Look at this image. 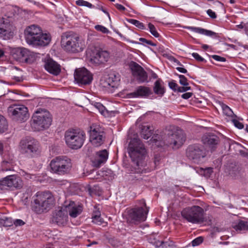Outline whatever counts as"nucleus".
Wrapping results in <instances>:
<instances>
[{"label": "nucleus", "instance_id": "nucleus-12", "mask_svg": "<svg viewBox=\"0 0 248 248\" xmlns=\"http://www.w3.org/2000/svg\"><path fill=\"white\" fill-rule=\"evenodd\" d=\"M186 140V136L183 131L177 130L174 132L169 131L164 138V143L168 146H172L173 148H178Z\"/></svg>", "mask_w": 248, "mask_h": 248}, {"label": "nucleus", "instance_id": "nucleus-21", "mask_svg": "<svg viewBox=\"0 0 248 248\" xmlns=\"http://www.w3.org/2000/svg\"><path fill=\"white\" fill-rule=\"evenodd\" d=\"M32 56L31 52L27 48H17L13 53V57L16 61L28 62Z\"/></svg>", "mask_w": 248, "mask_h": 248}, {"label": "nucleus", "instance_id": "nucleus-53", "mask_svg": "<svg viewBox=\"0 0 248 248\" xmlns=\"http://www.w3.org/2000/svg\"><path fill=\"white\" fill-rule=\"evenodd\" d=\"M207 14L212 18L215 19L217 17L216 13L211 9H209L207 11Z\"/></svg>", "mask_w": 248, "mask_h": 248}, {"label": "nucleus", "instance_id": "nucleus-34", "mask_svg": "<svg viewBox=\"0 0 248 248\" xmlns=\"http://www.w3.org/2000/svg\"><path fill=\"white\" fill-rule=\"evenodd\" d=\"M141 136L144 139H148L151 136V130L147 125H142L141 131Z\"/></svg>", "mask_w": 248, "mask_h": 248}, {"label": "nucleus", "instance_id": "nucleus-60", "mask_svg": "<svg viewBox=\"0 0 248 248\" xmlns=\"http://www.w3.org/2000/svg\"><path fill=\"white\" fill-rule=\"evenodd\" d=\"M155 245L156 246V247H160L162 246L164 244V242L163 241H157L155 242Z\"/></svg>", "mask_w": 248, "mask_h": 248}, {"label": "nucleus", "instance_id": "nucleus-1", "mask_svg": "<svg viewBox=\"0 0 248 248\" xmlns=\"http://www.w3.org/2000/svg\"><path fill=\"white\" fill-rule=\"evenodd\" d=\"M128 153L132 160L138 167L136 168L137 173L145 172L144 168L146 164L144 160L147 154V151L143 143L138 138L131 140L127 148Z\"/></svg>", "mask_w": 248, "mask_h": 248}, {"label": "nucleus", "instance_id": "nucleus-49", "mask_svg": "<svg viewBox=\"0 0 248 248\" xmlns=\"http://www.w3.org/2000/svg\"><path fill=\"white\" fill-rule=\"evenodd\" d=\"M190 89H191V88L189 86H184V87H179L178 86L177 91L178 92L183 93V92H186L188 90H190Z\"/></svg>", "mask_w": 248, "mask_h": 248}, {"label": "nucleus", "instance_id": "nucleus-32", "mask_svg": "<svg viewBox=\"0 0 248 248\" xmlns=\"http://www.w3.org/2000/svg\"><path fill=\"white\" fill-rule=\"evenodd\" d=\"M139 83L148 82V75L144 70L134 76Z\"/></svg>", "mask_w": 248, "mask_h": 248}, {"label": "nucleus", "instance_id": "nucleus-3", "mask_svg": "<svg viewBox=\"0 0 248 248\" xmlns=\"http://www.w3.org/2000/svg\"><path fill=\"white\" fill-rule=\"evenodd\" d=\"M54 202L53 197L48 192H38L32 197L31 202L32 210L37 214L49 211Z\"/></svg>", "mask_w": 248, "mask_h": 248}, {"label": "nucleus", "instance_id": "nucleus-25", "mask_svg": "<svg viewBox=\"0 0 248 248\" xmlns=\"http://www.w3.org/2000/svg\"><path fill=\"white\" fill-rule=\"evenodd\" d=\"M65 210L67 211V215L69 214L72 217H76L82 212V207L80 206H76L74 202H71L68 205L63 206Z\"/></svg>", "mask_w": 248, "mask_h": 248}, {"label": "nucleus", "instance_id": "nucleus-38", "mask_svg": "<svg viewBox=\"0 0 248 248\" xmlns=\"http://www.w3.org/2000/svg\"><path fill=\"white\" fill-rule=\"evenodd\" d=\"M76 3L78 6H86L90 8L94 7V6L92 4L83 0H78L76 1Z\"/></svg>", "mask_w": 248, "mask_h": 248}, {"label": "nucleus", "instance_id": "nucleus-33", "mask_svg": "<svg viewBox=\"0 0 248 248\" xmlns=\"http://www.w3.org/2000/svg\"><path fill=\"white\" fill-rule=\"evenodd\" d=\"M233 228L236 231L248 230V224L246 221L240 220L237 224L233 226Z\"/></svg>", "mask_w": 248, "mask_h": 248}, {"label": "nucleus", "instance_id": "nucleus-14", "mask_svg": "<svg viewBox=\"0 0 248 248\" xmlns=\"http://www.w3.org/2000/svg\"><path fill=\"white\" fill-rule=\"evenodd\" d=\"M15 27L10 23L8 18H0V38L4 40L11 39L13 35Z\"/></svg>", "mask_w": 248, "mask_h": 248}, {"label": "nucleus", "instance_id": "nucleus-59", "mask_svg": "<svg viewBox=\"0 0 248 248\" xmlns=\"http://www.w3.org/2000/svg\"><path fill=\"white\" fill-rule=\"evenodd\" d=\"M115 6L118 10L120 11H124L125 9V8L123 5L120 4H116Z\"/></svg>", "mask_w": 248, "mask_h": 248}, {"label": "nucleus", "instance_id": "nucleus-28", "mask_svg": "<svg viewBox=\"0 0 248 248\" xmlns=\"http://www.w3.org/2000/svg\"><path fill=\"white\" fill-rule=\"evenodd\" d=\"M119 81V77L114 73L110 74L106 80L108 85L113 88L117 87Z\"/></svg>", "mask_w": 248, "mask_h": 248}, {"label": "nucleus", "instance_id": "nucleus-11", "mask_svg": "<svg viewBox=\"0 0 248 248\" xmlns=\"http://www.w3.org/2000/svg\"><path fill=\"white\" fill-rule=\"evenodd\" d=\"M7 111L12 120L21 123L26 122L30 117L28 108L23 105H11Z\"/></svg>", "mask_w": 248, "mask_h": 248}, {"label": "nucleus", "instance_id": "nucleus-13", "mask_svg": "<svg viewBox=\"0 0 248 248\" xmlns=\"http://www.w3.org/2000/svg\"><path fill=\"white\" fill-rule=\"evenodd\" d=\"M186 156L194 163L199 164L206 156V153L202 145L193 144L186 149Z\"/></svg>", "mask_w": 248, "mask_h": 248}, {"label": "nucleus", "instance_id": "nucleus-31", "mask_svg": "<svg viewBox=\"0 0 248 248\" xmlns=\"http://www.w3.org/2000/svg\"><path fill=\"white\" fill-rule=\"evenodd\" d=\"M220 106L223 110L224 114L230 117L232 119L233 118H236L237 116L234 114L232 110L226 105L223 103H220Z\"/></svg>", "mask_w": 248, "mask_h": 248}, {"label": "nucleus", "instance_id": "nucleus-62", "mask_svg": "<svg viewBox=\"0 0 248 248\" xmlns=\"http://www.w3.org/2000/svg\"><path fill=\"white\" fill-rule=\"evenodd\" d=\"M240 153L243 156L247 157L248 156V153L244 151H240Z\"/></svg>", "mask_w": 248, "mask_h": 248}, {"label": "nucleus", "instance_id": "nucleus-7", "mask_svg": "<svg viewBox=\"0 0 248 248\" xmlns=\"http://www.w3.org/2000/svg\"><path fill=\"white\" fill-rule=\"evenodd\" d=\"M21 153L30 158L38 156L41 152L40 145L38 141L31 137L23 138L19 142Z\"/></svg>", "mask_w": 248, "mask_h": 248}, {"label": "nucleus", "instance_id": "nucleus-51", "mask_svg": "<svg viewBox=\"0 0 248 248\" xmlns=\"http://www.w3.org/2000/svg\"><path fill=\"white\" fill-rule=\"evenodd\" d=\"M169 86L170 88L174 91H177L178 87V84L173 81L169 82Z\"/></svg>", "mask_w": 248, "mask_h": 248}, {"label": "nucleus", "instance_id": "nucleus-46", "mask_svg": "<svg viewBox=\"0 0 248 248\" xmlns=\"http://www.w3.org/2000/svg\"><path fill=\"white\" fill-rule=\"evenodd\" d=\"M232 122L235 125V126L239 129H242L244 127V124L235 119V118H233L232 119Z\"/></svg>", "mask_w": 248, "mask_h": 248}, {"label": "nucleus", "instance_id": "nucleus-52", "mask_svg": "<svg viewBox=\"0 0 248 248\" xmlns=\"http://www.w3.org/2000/svg\"><path fill=\"white\" fill-rule=\"evenodd\" d=\"M93 222L95 224H97L98 225L101 224L103 222V219L101 218V216L98 217H96L95 218H92Z\"/></svg>", "mask_w": 248, "mask_h": 248}, {"label": "nucleus", "instance_id": "nucleus-48", "mask_svg": "<svg viewBox=\"0 0 248 248\" xmlns=\"http://www.w3.org/2000/svg\"><path fill=\"white\" fill-rule=\"evenodd\" d=\"M192 55L198 62H202L205 61L204 59L197 53H193Z\"/></svg>", "mask_w": 248, "mask_h": 248}, {"label": "nucleus", "instance_id": "nucleus-36", "mask_svg": "<svg viewBox=\"0 0 248 248\" xmlns=\"http://www.w3.org/2000/svg\"><path fill=\"white\" fill-rule=\"evenodd\" d=\"M13 221L11 218L4 217L0 218V227H10L13 225Z\"/></svg>", "mask_w": 248, "mask_h": 248}, {"label": "nucleus", "instance_id": "nucleus-61", "mask_svg": "<svg viewBox=\"0 0 248 248\" xmlns=\"http://www.w3.org/2000/svg\"><path fill=\"white\" fill-rule=\"evenodd\" d=\"M99 9L101 10L104 13L106 14L107 15V16H108V17H109V19L110 18L109 13L106 10L104 9L102 6H101L100 8H99Z\"/></svg>", "mask_w": 248, "mask_h": 248}, {"label": "nucleus", "instance_id": "nucleus-41", "mask_svg": "<svg viewBox=\"0 0 248 248\" xmlns=\"http://www.w3.org/2000/svg\"><path fill=\"white\" fill-rule=\"evenodd\" d=\"M94 28L96 30L104 33H108L109 32V30L105 27L102 25H97L94 27Z\"/></svg>", "mask_w": 248, "mask_h": 248}, {"label": "nucleus", "instance_id": "nucleus-47", "mask_svg": "<svg viewBox=\"0 0 248 248\" xmlns=\"http://www.w3.org/2000/svg\"><path fill=\"white\" fill-rule=\"evenodd\" d=\"M139 40L142 43H146L147 44L150 45L152 46H156V44L152 42L150 40H147L146 39L144 38H140L139 39Z\"/></svg>", "mask_w": 248, "mask_h": 248}, {"label": "nucleus", "instance_id": "nucleus-55", "mask_svg": "<svg viewBox=\"0 0 248 248\" xmlns=\"http://www.w3.org/2000/svg\"><path fill=\"white\" fill-rule=\"evenodd\" d=\"M100 216H101L100 212L99 210H96L93 211L92 218H95L96 217H98Z\"/></svg>", "mask_w": 248, "mask_h": 248}, {"label": "nucleus", "instance_id": "nucleus-57", "mask_svg": "<svg viewBox=\"0 0 248 248\" xmlns=\"http://www.w3.org/2000/svg\"><path fill=\"white\" fill-rule=\"evenodd\" d=\"M170 60L171 61L173 62H174L177 63V64L179 65V66H182L183 65L182 64V63L178 60H177L175 58H174L173 57H171L170 58Z\"/></svg>", "mask_w": 248, "mask_h": 248}, {"label": "nucleus", "instance_id": "nucleus-17", "mask_svg": "<svg viewBox=\"0 0 248 248\" xmlns=\"http://www.w3.org/2000/svg\"><path fill=\"white\" fill-rule=\"evenodd\" d=\"M90 141L94 146H100L104 142V132L98 126L93 124L90 127Z\"/></svg>", "mask_w": 248, "mask_h": 248}, {"label": "nucleus", "instance_id": "nucleus-9", "mask_svg": "<svg viewBox=\"0 0 248 248\" xmlns=\"http://www.w3.org/2000/svg\"><path fill=\"white\" fill-rule=\"evenodd\" d=\"M203 208L193 205L184 209L181 212L182 217L187 221L193 224H200L206 221Z\"/></svg>", "mask_w": 248, "mask_h": 248}, {"label": "nucleus", "instance_id": "nucleus-2", "mask_svg": "<svg viewBox=\"0 0 248 248\" xmlns=\"http://www.w3.org/2000/svg\"><path fill=\"white\" fill-rule=\"evenodd\" d=\"M25 36L27 43L34 46H46L51 41L50 35L43 33L41 29L35 25L26 28Z\"/></svg>", "mask_w": 248, "mask_h": 248}, {"label": "nucleus", "instance_id": "nucleus-54", "mask_svg": "<svg viewBox=\"0 0 248 248\" xmlns=\"http://www.w3.org/2000/svg\"><path fill=\"white\" fill-rule=\"evenodd\" d=\"M13 223L16 226H22L25 224V222L21 219H16L14 222Z\"/></svg>", "mask_w": 248, "mask_h": 248}, {"label": "nucleus", "instance_id": "nucleus-45", "mask_svg": "<svg viewBox=\"0 0 248 248\" xmlns=\"http://www.w3.org/2000/svg\"><path fill=\"white\" fill-rule=\"evenodd\" d=\"M202 170L203 171L204 176L206 177H209L213 172V168L210 167L204 169H202Z\"/></svg>", "mask_w": 248, "mask_h": 248}, {"label": "nucleus", "instance_id": "nucleus-43", "mask_svg": "<svg viewBox=\"0 0 248 248\" xmlns=\"http://www.w3.org/2000/svg\"><path fill=\"white\" fill-rule=\"evenodd\" d=\"M2 170L3 171H7L11 170L10 163L7 161H3L1 163Z\"/></svg>", "mask_w": 248, "mask_h": 248}, {"label": "nucleus", "instance_id": "nucleus-8", "mask_svg": "<svg viewBox=\"0 0 248 248\" xmlns=\"http://www.w3.org/2000/svg\"><path fill=\"white\" fill-rule=\"evenodd\" d=\"M51 122L52 118L47 111L38 110L32 116L31 126L35 131H41L48 128Z\"/></svg>", "mask_w": 248, "mask_h": 248}, {"label": "nucleus", "instance_id": "nucleus-50", "mask_svg": "<svg viewBox=\"0 0 248 248\" xmlns=\"http://www.w3.org/2000/svg\"><path fill=\"white\" fill-rule=\"evenodd\" d=\"M212 57L213 59H214L215 60H216L217 61L222 62L226 61V59L225 58L222 57L218 56V55H214L212 56Z\"/></svg>", "mask_w": 248, "mask_h": 248}, {"label": "nucleus", "instance_id": "nucleus-40", "mask_svg": "<svg viewBox=\"0 0 248 248\" xmlns=\"http://www.w3.org/2000/svg\"><path fill=\"white\" fill-rule=\"evenodd\" d=\"M148 25L151 33L155 37H158L159 36V34L156 30L155 26L151 23H149Z\"/></svg>", "mask_w": 248, "mask_h": 248}, {"label": "nucleus", "instance_id": "nucleus-18", "mask_svg": "<svg viewBox=\"0 0 248 248\" xmlns=\"http://www.w3.org/2000/svg\"><path fill=\"white\" fill-rule=\"evenodd\" d=\"M90 61L92 63L97 65L107 62L109 58V53L106 50L94 49L90 54Z\"/></svg>", "mask_w": 248, "mask_h": 248}, {"label": "nucleus", "instance_id": "nucleus-19", "mask_svg": "<svg viewBox=\"0 0 248 248\" xmlns=\"http://www.w3.org/2000/svg\"><path fill=\"white\" fill-rule=\"evenodd\" d=\"M202 141L204 145L210 149L211 151H213L217 148L220 140L217 136L208 133L202 136Z\"/></svg>", "mask_w": 248, "mask_h": 248}, {"label": "nucleus", "instance_id": "nucleus-37", "mask_svg": "<svg viewBox=\"0 0 248 248\" xmlns=\"http://www.w3.org/2000/svg\"><path fill=\"white\" fill-rule=\"evenodd\" d=\"M94 106L99 110L101 114L105 116H107L108 115V111L102 104L99 102H96L95 103Z\"/></svg>", "mask_w": 248, "mask_h": 248}, {"label": "nucleus", "instance_id": "nucleus-44", "mask_svg": "<svg viewBox=\"0 0 248 248\" xmlns=\"http://www.w3.org/2000/svg\"><path fill=\"white\" fill-rule=\"evenodd\" d=\"M179 78H180L179 83L182 85L188 86L189 84L187 82V79L184 75H179Z\"/></svg>", "mask_w": 248, "mask_h": 248}, {"label": "nucleus", "instance_id": "nucleus-22", "mask_svg": "<svg viewBox=\"0 0 248 248\" xmlns=\"http://www.w3.org/2000/svg\"><path fill=\"white\" fill-rule=\"evenodd\" d=\"M151 93V90L150 88L140 86L138 87L134 92L128 93V96L131 98H143L148 97Z\"/></svg>", "mask_w": 248, "mask_h": 248}, {"label": "nucleus", "instance_id": "nucleus-20", "mask_svg": "<svg viewBox=\"0 0 248 248\" xmlns=\"http://www.w3.org/2000/svg\"><path fill=\"white\" fill-rule=\"evenodd\" d=\"M52 220L59 226H64L66 224L68 221V215L64 207H61L59 210L55 212Z\"/></svg>", "mask_w": 248, "mask_h": 248}, {"label": "nucleus", "instance_id": "nucleus-64", "mask_svg": "<svg viewBox=\"0 0 248 248\" xmlns=\"http://www.w3.org/2000/svg\"><path fill=\"white\" fill-rule=\"evenodd\" d=\"M245 30L246 31H248V22L245 24Z\"/></svg>", "mask_w": 248, "mask_h": 248}, {"label": "nucleus", "instance_id": "nucleus-15", "mask_svg": "<svg viewBox=\"0 0 248 248\" xmlns=\"http://www.w3.org/2000/svg\"><path fill=\"white\" fill-rule=\"evenodd\" d=\"M74 78L75 81L80 85H89L93 79V75L84 67L76 69Z\"/></svg>", "mask_w": 248, "mask_h": 248}, {"label": "nucleus", "instance_id": "nucleus-35", "mask_svg": "<svg viewBox=\"0 0 248 248\" xmlns=\"http://www.w3.org/2000/svg\"><path fill=\"white\" fill-rule=\"evenodd\" d=\"M8 128L7 122L2 115L0 114V133L5 132Z\"/></svg>", "mask_w": 248, "mask_h": 248}, {"label": "nucleus", "instance_id": "nucleus-39", "mask_svg": "<svg viewBox=\"0 0 248 248\" xmlns=\"http://www.w3.org/2000/svg\"><path fill=\"white\" fill-rule=\"evenodd\" d=\"M129 22L130 23L134 25L135 26H136L140 29L143 30L144 29H145L144 24L138 20L134 19H130L129 20Z\"/></svg>", "mask_w": 248, "mask_h": 248}, {"label": "nucleus", "instance_id": "nucleus-23", "mask_svg": "<svg viewBox=\"0 0 248 248\" xmlns=\"http://www.w3.org/2000/svg\"><path fill=\"white\" fill-rule=\"evenodd\" d=\"M108 153L106 149H104L96 153L94 158L93 159V164L94 167H99L107 160Z\"/></svg>", "mask_w": 248, "mask_h": 248}, {"label": "nucleus", "instance_id": "nucleus-63", "mask_svg": "<svg viewBox=\"0 0 248 248\" xmlns=\"http://www.w3.org/2000/svg\"><path fill=\"white\" fill-rule=\"evenodd\" d=\"M3 151V144L0 141V154L1 155Z\"/></svg>", "mask_w": 248, "mask_h": 248}, {"label": "nucleus", "instance_id": "nucleus-6", "mask_svg": "<svg viewBox=\"0 0 248 248\" xmlns=\"http://www.w3.org/2000/svg\"><path fill=\"white\" fill-rule=\"evenodd\" d=\"M49 166L52 173L64 175L70 173L72 163L71 159L67 156H59L50 161Z\"/></svg>", "mask_w": 248, "mask_h": 248}, {"label": "nucleus", "instance_id": "nucleus-27", "mask_svg": "<svg viewBox=\"0 0 248 248\" xmlns=\"http://www.w3.org/2000/svg\"><path fill=\"white\" fill-rule=\"evenodd\" d=\"M162 83V80L159 79L155 82L153 87L155 93L160 97H162L165 93V90Z\"/></svg>", "mask_w": 248, "mask_h": 248}, {"label": "nucleus", "instance_id": "nucleus-24", "mask_svg": "<svg viewBox=\"0 0 248 248\" xmlns=\"http://www.w3.org/2000/svg\"><path fill=\"white\" fill-rule=\"evenodd\" d=\"M45 67L49 73L57 76L61 72V66L52 59H48L45 63Z\"/></svg>", "mask_w": 248, "mask_h": 248}, {"label": "nucleus", "instance_id": "nucleus-10", "mask_svg": "<svg viewBox=\"0 0 248 248\" xmlns=\"http://www.w3.org/2000/svg\"><path fill=\"white\" fill-rule=\"evenodd\" d=\"M140 202H141L140 206H136L127 211V219L129 222H140L146 219L148 209L146 207L145 201L142 200Z\"/></svg>", "mask_w": 248, "mask_h": 248}, {"label": "nucleus", "instance_id": "nucleus-4", "mask_svg": "<svg viewBox=\"0 0 248 248\" xmlns=\"http://www.w3.org/2000/svg\"><path fill=\"white\" fill-rule=\"evenodd\" d=\"M61 45L65 51L71 53L81 52L85 47L83 41L78 35L70 32L62 35Z\"/></svg>", "mask_w": 248, "mask_h": 248}, {"label": "nucleus", "instance_id": "nucleus-42", "mask_svg": "<svg viewBox=\"0 0 248 248\" xmlns=\"http://www.w3.org/2000/svg\"><path fill=\"white\" fill-rule=\"evenodd\" d=\"M203 238L201 236L195 238L191 242L192 246L195 247L199 245L203 242Z\"/></svg>", "mask_w": 248, "mask_h": 248}, {"label": "nucleus", "instance_id": "nucleus-29", "mask_svg": "<svg viewBox=\"0 0 248 248\" xmlns=\"http://www.w3.org/2000/svg\"><path fill=\"white\" fill-rule=\"evenodd\" d=\"M129 67L131 70L133 75L134 76L138 73L141 72L144 69L137 62L132 61L129 64Z\"/></svg>", "mask_w": 248, "mask_h": 248}, {"label": "nucleus", "instance_id": "nucleus-16", "mask_svg": "<svg viewBox=\"0 0 248 248\" xmlns=\"http://www.w3.org/2000/svg\"><path fill=\"white\" fill-rule=\"evenodd\" d=\"M22 185L21 179L16 175H9L0 180V189H4L6 187L20 188Z\"/></svg>", "mask_w": 248, "mask_h": 248}, {"label": "nucleus", "instance_id": "nucleus-5", "mask_svg": "<svg viewBox=\"0 0 248 248\" xmlns=\"http://www.w3.org/2000/svg\"><path fill=\"white\" fill-rule=\"evenodd\" d=\"M86 138L85 132L79 129H69L64 134L65 143L72 149L77 150L81 148Z\"/></svg>", "mask_w": 248, "mask_h": 248}, {"label": "nucleus", "instance_id": "nucleus-58", "mask_svg": "<svg viewBox=\"0 0 248 248\" xmlns=\"http://www.w3.org/2000/svg\"><path fill=\"white\" fill-rule=\"evenodd\" d=\"M179 72L182 73H186L187 70L184 68L181 67H177L176 68Z\"/></svg>", "mask_w": 248, "mask_h": 248}, {"label": "nucleus", "instance_id": "nucleus-56", "mask_svg": "<svg viewBox=\"0 0 248 248\" xmlns=\"http://www.w3.org/2000/svg\"><path fill=\"white\" fill-rule=\"evenodd\" d=\"M192 93H186L182 95V97L185 99H187L191 97Z\"/></svg>", "mask_w": 248, "mask_h": 248}, {"label": "nucleus", "instance_id": "nucleus-30", "mask_svg": "<svg viewBox=\"0 0 248 248\" xmlns=\"http://www.w3.org/2000/svg\"><path fill=\"white\" fill-rule=\"evenodd\" d=\"M129 67L131 70L133 75L134 76L138 73L141 72L144 69L137 62L132 61L129 64Z\"/></svg>", "mask_w": 248, "mask_h": 248}, {"label": "nucleus", "instance_id": "nucleus-26", "mask_svg": "<svg viewBox=\"0 0 248 248\" xmlns=\"http://www.w3.org/2000/svg\"><path fill=\"white\" fill-rule=\"evenodd\" d=\"M185 28L190 30L196 33L204 34L206 36L212 37L214 38H217L218 37L217 34V33L212 31L207 30L204 29L190 26L186 27Z\"/></svg>", "mask_w": 248, "mask_h": 248}]
</instances>
